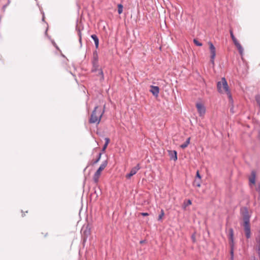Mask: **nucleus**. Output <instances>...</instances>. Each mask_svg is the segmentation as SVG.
<instances>
[{
  "label": "nucleus",
  "mask_w": 260,
  "mask_h": 260,
  "mask_svg": "<svg viewBox=\"0 0 260 260\" xmlns=\"http://www.w3.org/2000/svg\"><path fill=\"white\" fill-rule=\"evenodd\" d=\"M241 213L243 217V226L245 233V236L247 239H249L251 237V230L250 225V215L249 214L247 208L244 207L243 209H241Z\"/></svg>",
  "instance_id": "1"
},
{
  "label": "nucleus",
  "mask_w": 260,
  "mask_h": 260,
  "mask_svg": "<svg viewBox=\"0 0 260 260\" xmlns=\"http://www.w3.org/2000/svg\"><path fill=\"white\" fill-rule=\"evenodd\" d=\"M104 108H105V107ZM104 112V109L102 110L100 107L98 106H95L91 113L90 117L89 119V122L90 123H96L97 124H99Z\"/></svg>",
  "instance_id": "2"
},
{
  "label": "nucleus",
  "mask_w": 260,
  "mask_h": 260,
  "mask_svg": "<svg viewBox=\"0 0 260 260\" xmlns=\"http://www.w3.org/2000/svg\"><path fill=\"white\" fill-rule=\"evenodd\" d=\"M229 239L230 246V260L234 259V230L232 228L229 229Z\"/></svg>",
  "instance_id": "3"
},
{
  "label": "nucleus",
  "mask_w": 260,
  "mask_h": 260,
  "mask_svg": "<svg viewBox=\"0 0 260 260\" xmlns=\"http://www.w3.org/2000/svg\"><path fill=\"white\" fill-rule=\"evenodd\" d=\"M107 165L108 160H106L102 162V164L100 165V167L97 170V171L95 172L93 176V180L94 183H95L96 184H97L99 182V179L101 176L102 171L105 169V168L107 167Z\"/></svg>",
  "instance_id": "4"
},
{
  "label": "nucleus",
  "mask_w": 260,
  "mask_h": 260,
  "mask_svg": "<svg viewBox=\"0 0 260 260\" xmlns=\"http://www.w3.org/2000/svg\"><path fill=\"white\" fill-rule=\"evenodd\" d=\"M81 233L83 242H85L91 234V227L88 223L83 225L81 230Z\"/></svg>",
  "instance_id": "5"
},
{
  "label": "nucleus",
  "mask_w": 260,
  "mask_h": 260,
  "mask_svg": "<svg viewBox=\"0 0 260 260\" xmlns=\"http://www.w3.org/2000/svg\"><path fill=\"white\" fill-rule=\"evenodd\" d=\"M230 34L231 37L232 39V41H233L234 45L237 48V49L239 52V53L241 55H242V53L243 52V48L242 46L241 45V44L239 43L238 41L237 40V39L234 36L233 31L232 29H231L230 30Z\"/></svg>",
  "instance_id": "6"
},
{
  "label": "nucleus",
  "mask_w": 260,
  "mask_h": 260,
  "mask_svg": "<svg viewBox=\"0 0 260 260\" xmlns=\"http://www.w3.org/2000/svg\"><path fill=\"white\" fill-rule=\"evenodd\" d=\"M92 65L91 72L94 73L98 71V75L101 76L100 80L103 81L104 80V73L101 69H99V63L92 62Z\"/></svg>",
  "instance_id": "7"
},
{
  "label": "nucleus",
  "mask_w": 260,
  "mask_h": 260,
  "mask_svg": "<svg viewBox=\"0 0 260 260\" xmlns=\"http://www.w3.org/2000/svg\"><path fill=\"white\" fill-rule=\"evenodd\" d=\"M208 44L209 45V49L211 53L210 56V61L211 62L214 64V59L216 56V49L215 47L213 45V43L211 42H209Z\"/></svg>",
  "instance_id": "8"
},
{
  "label": "nucleus",
  "mask_w": 260,
  "mask_h": 260,
  "mask_svg": "<svg viewBox=\"0 0 260 260\" xmlns=\"http://www.w3.org/2000/svg\"><path fill=\"white\" fill-rule=\"evenodd\" d=\"M222 80H223V89L224 90V92L227 94L230 101H232L233 100L232 96L230 92V90L229 89L227 81H226L225 78L224 77L222 78Z\"/></svg>",
  "instance_id": "9"
},
{
  "label": "nucleus",
  "mask_w": 260,
  "mask_h": 260,
  "mask_svg": "<svg viewBox=\"0 0 260 260\" xmlns=\"http://www.w3.org/2000/svg\"><path fill=\"white\" fill-rule=\"evenodd\" d=\"M196 107L200 116H203L206 112V108L204 105L201 103H197Z\"/></svg>",
  "instance_id": "10"
},
{
  "label": "nucleus",
  "mask_w": 260,
  "mask_h": 260,
  "mask_svg": "<svg viewBox=\"0 0 260 260\" xmlns=\"http://www.w3.org/2000/svg\"><path fill=\"white\" fill-rule=\"evenodd\" d=\"M140 168L141 167L140 166V164H138L136 166L131 169L130 172L128 174L126 175V178L127 179L131 178V177L137 173V172L140 169Z\"/></svg>",
  "instance_id": "11"
},
{
  "label": "nucleus",
  "mask_w": 260,
  "mask_h": 260,
  "mask_svg": "<svg viewBox=\"0 0 260 260\" xmlns=\"http://www.w3.org/2000/svg\"><path fill=\"white\" fill-rule=\"evenodd\" d=\"M150 91L154 96L157 97L159 93V88L158 86L151 85L150 86Z\"/></svg>",
  "instance_id": "12"
},
{
  "label": "nucleus",
  "mask_w": 260,
  "mask_h": 260,
  "mask_svg": "<svg viewBox=\"0 0 260 260\" xmlns=\"http://www.w3.org/2000/svg\"><path fill=\"white\" fill-rule=\"evenodd\" d=\"M168 152L171 159L174 161L177 159V152L176 150H169Z\"/></svg>",
  "instance_id": "13"
},
{
  "label": "nucleus",
  "mask_w": 260,
  "mask_h": 260,
  "mask_svg": "<svg viewBox=\"0 0 260 260\" xmlns=\"http://www.w3.org/2000/svg\"><path fill=\"white\" fill-rule=\"evenodd\" d=\"M217 88L218 91L220 93H223L224 92V90L223 87V80L222 78H221V80L220 81H218L217 83Z\"/></svg>",
  "instance_id": "14"
},
{
  "label": "nucleus",
  "mask_w": 260,
  "mask_h": 260,
  "mask_svg": "<svg viewBox=\"0 0 260 260\" xmlns=\"http://www.w3.org/2000/svg\"><path fill=\"white\" fill-rule=\"evenodd\" d=\"M256 173L254 171H252L251 176L249 178V183L254 184L255 183Z\"/></svg>",
  "instance_id": "15"
},
{
  "label": "nucleus",
  "mask_w": 260,
  "mask_h": 260,
  "mask_svg": "<svg viewBox=\"0 0 260 260\" xmlns=\"http://www.w3.org/2000/svg\"><path fill=\"white\" fill-rule=\"evenodd\" d=\"M91 38L93 40L94 44H95V47L96 49H98L99 48V40L98 37L96 35H92L91 36Z\"/></svg>",
  "instance_id": "16"
},
{
  "label": "nucleus",
  "mask_w": 260,
  "mask_h": 260,
  "mask_svg": "<svg viewBox=\"0 0 260 260\" xmlns=\"http://www.w3.org/2000/svg\"><path fill=\"white\" fill-rule=\"evenodd\" d=\"M92 62L99 63V56L98 52L95 50L93 52V57L92 59Z\"/></svg>",
  "instance_id": "17"
},
{
  "label": "nucleus",
  "mask_w": 260,
  "mask_h": 260,
  "mask_svg": "<svg viewBox=\"0 0 260 260\" xmlns=\"http://www.w3.org/2000/svg\"><path fill=\"white\" fill-rule=\"evenodd\" d=\"M101 155L102 152H99L98 154L97 158H95V159L94 160H92V161L91 162L90 165H94V164L98 163L101 158Z\"/></svg>",
  "instance_id": "18"
},
{
  "label": "nucleus",
  "mask_w": 260,
  "mask_h": 260,
  "mask_svg": "<svg viewBox=\"0 0 260 260\" xmlns=\"http://www.w3.org/2000/svg\"><path fill=\"white\" fill-rule=\"evenodd\" d=\"M255 241L256 242V247H260V230L258 232V234L255 237Z\"/></svg>",
  "instance_id": "19"
},
{
  "label": "nucleus",
  "mask_w": 260,
  "mask_h": 260,
  "mask_svg": "<svg viewBox=\"0 0 260 260\" xmlns=\"http://www.w3.org/2000/svg\"><path fill=\"white\" fill-rule=\"evenodd\" d=\"M190 138H188L187 139V140H186V141L183 144H182L180 145V147L182 149H184V148H186L190 143Z\"/></svg>",
  "instance_id": "20"
},
{
  "label": "nucleus",
  "mask_w": 260,
  "mask_h": 260,
  "mask_svg": "<svg viewBox=\"0 0 260 260\" xmlns=\"http://www.w3.org/2000/svg\"><path fill=\"white\" fill-rule=\"evenodd\" d=\"M193 185L200 187L201 186V181L198 179H196L193 182Z\"/></svg>",
  "instance_id": "21"
},
{
  "label": "nucleus",
  "mask_w": 260,
  "mask_h": 260,
  "mask_svg": "<svg viewBox=\"0 0 260 260\" xmlns=\"http://www.w3.org/2000/svg\"><path fill=\"white\" fill-rule=\"evenodd\" d=\"M118 7V13L119 14H121L123 11V5L121 4H119L117 5Z\"/></svg>",
  "instance_id": "22"
},
{
  "label": "nucleus",
  "mask_w": 260,
  "mask_h": 260,
  "mask_svg": "<svg viewBox=\"0 0 260 260\" xmlns=\"http://www.w3.org/2000/svg\"><path fill=\"white\" fill-rule=\"evenodd\" d=\"M164 214H165L164 211L162 209H161V211H160V213L158 217V221L161 220L162 217L164 216Z\"/></svg>",
  "instance_id": "23"
},
{
  "label": "nucleus",
  "mask_w": 260,
  "mask_h": 260,
  "mask_svg": "<svg viewBox=\"0 0 260 260\" xmlns=\"http://www.w3.org/2000/svg\"><path fill=\"white\" fill-rule=\"evenodd\" d=\"M78 36H79V41L80 43V45H81V46H82V37H81V31L79 29H78Z\"/></svg>",
  "instance_id": "24"
},
{
  "label": "nucleus",
  "mask_w": 260,
  "mask_h": 260,
  "mask_svg": "<svg viewBox=\"0 0 260 260\" xmlns=\"http://www.w3.org/2000/svg\"><path fill=\"white\" fill-rule=\"evenodd\" d=\"M193 41V43L198 46H202L203 45L202 43L200 42L196 39H194Z\"/></svg>",
  "instance_id": "25"
},
{
  "label": "nucleus",
  "mask_w": 260,
  "mask_h": 260,
  "mask_svg": "<svg viewBox=\"0 0 260 260\" xmlns=\"http://www.w3.org/2000/svg\"><path fill=\"white\" fill-rule=\"evenodd\" d=\"M255 100L260 107V94H258L255 96Z\"/></svg>",
  "instance_id": "26"
},
{
  "label": "nucleus",
  "mask_w": 260,
  "mask_h": 260,
  "mask_svg": "<svg viewBox=\"0 0 260 260\" xmlns=\"http://www.w3.org/2000/svg\"><path fill=\"white\" fill-rule=\"evenodd\" d=\"M196 179H198L199 180L201 179V176L200 175L199 171H198L196 173Z\"/></svg>",
  "instance_id": "27"
},
{
  "label": "nucleus",
  "mask_w": 260,
  "mask_h": 260,
  "mask_svg": "<svg viewBox=\"0 0 260 260\" xmlns=\"http://www.w3.org/2000/svg\"><path fill=\"white\" fill-rule=\"evenodd\" d=\"M107 146H108V145H105V144H104V146H103V148H102V150H101V151L100 152H102V154L104 152H105V150H106V149L107 148Z\"/></svg>",
  "instance_id": "28"
},
{
  "label": "nucleus",
  "mask_w": 260,
  "mask_h": 260,
  "mask_svg": "<svg viewBox=\"0 0 260 260\" xmlns=\"http://www.w3.org/2000/svg\"><path fill=\"white\" fill-rule=\"evenodd\" d=\"M105 144L106 145H108V144L110 142V139L108 138H106L105 139Z\"/></svg>",
  "instance_id": "29"
},
{
  "label": "nucleus",
  "mask_w": 260,
  "mask_h": 260,
  "mask_svg": "<svg viewBox=\"0 0 260 260\" xmlns=\"http://www.w3.org/2000/svg\"><path fill=\"white\" fill-rule=\"evenodd\" d=\"M256 251L257 252L258 255L260 258V247H256Z\"/></svg>",
  "instance_id": "30"
},
{
  "label": "nucleus",
  "mask_w": 260,
  "mask_h": 260,
  "mask_svg": "<svg viewBox=\"0 0 260 260\" xmlns=\"http://www.w3.org/2000/svg\"><path fill=\"white\" fill-rule=\"evenodd\" d=\"M52 44L53 45V46L57 49V50H59V47L57 46V45H56V44L54 42V41H52Z\"/></svg>",
  "instance_id": "31"
},
{
  "label": "nucleus",
  "mask_w": 260,
  "mask_h": 260,
  "mask_svg": "<svg viewBox=\"0 0 260 260\" xmlns=\"http://www.w3.org/2000/svg\"><path fill=\"white\" fill-rule=\"evenodd\" d=\"M141 214L143 216H146L149 215V214L147 212H142L141 213Z\"/></svg>",
  "instance_id": "32"
},
{
  "label": "nucleus",
  "mask_w": 260,
  "mask_h": 260,
  "mask_svg": "<svg viewBox=\"0 0 260 260\" xmlns=\"http://www.w3.org/2000/svg\"><path fill=\"white\" fill-rule=\"evenodd\" d=\"M257 191H258L259 193V196H260V182L258 184V187L256 189Z\"/></svg>",
  "instance_id": "33"
},
{
  "label": "nucleus",
  "mask_w": 260,
  "mask_h": 260,
  "mask_svg": "<svg viewBox=\"0 0 260 260\" xmlns=\"http://www.w3.org/2000/svg\"><path fill=\"white\" fill-rule=\"evenodd\" d=\"M191 200H187V204H186V205L187 206V205H191Z\"/></svg>",
  "instance_id": "34"
},
{
  "label": "nucleus",
  "mask_w": 260,
  "mask_h": 260,
  "mask_svg": "<svg viewBox=\"0 0 260 260\" xmlns=\"http://www.w3.org/2000/svg\"><path fill=\"white\" fill-rule=\"evenodd\" d=\"M7 5H4V6H3V10H4V11H5V8H6V7Z\"/></svg>",
  "instance_id": "35"
},
{
  "label": "nucleus",
  "mask_w": 260,
  "mask_h": 260,
  "mask_svg": "<svg viewBox=\"0 0 260 260\" xmlns=\"http://www.w3.org/2000/svg\"><path fill=\"white\" fill-rule=\"evenodd\" d=\"M21 212H22V217H24V215H25V214H24V213H23V211H22Z\"/></svg>",
  "instance_id": "36"
},
{
  "label": "nucleus",
  "mask_w": 260,
  "mask_h": 260,
  "mask_svg": "<svg viewBox=\"0 0 260 260\" xmlns=\"http://www.w3.org/2000/svg\"><path fill=\"white\" fill-rule=\"evenodd\" d=\"M45 19L44 15L43 14V17H42V20L44 21Z\"/></svg>",
  "instance_id": "37"
},
{
  "label": "nucleus",
  "mask_w": 260,
  "mask_h": 260,
  "mask_svg": "<svg viewBox=\"0 0 260 260\" xmlns=\"http://www.w3.org/2000/svg\"><path fill=\"white\" fill-rule=\"evenodd\" d=\"M251 260H257V259L255 257H253Z\"/></svg>",
  "instance_id": "38"
},
{
  "label": "nucleus",
  "mask_w": 260,
  "mask_h": 260,
  "mask_svg": "<svg viewBox=\"0 0 260 260\" xmlns=\"http://www.w3.org/2000/svg\"><path fill=\"white\" fill-rule=\"evenodd\" d=\"M94 194H96V197L97 198L98 196V194H96V191H95L94 192Z\"/></svg>",
  "instance_id": "39"
},
{
  "label": "nucleus",
  "mask_w": 260,
  "mask_h": 260,
  "mask_svg": "<svg viewBox=\"0 0 260 260\" xmlns=\"http://www.w3.org/2000/svg\"><path fill=\"white\" fill-rule=\"evenodd\" d=\"M192 239H193V241H194V239H194V237H193V236H192Z\"/></svg>",
  "instance_id": "40"
},
{
  "label": "nucleus",
  "mask_w": 260,
  "mask_h": 260,
  "mask_svg": "<svg viewBox=\"0 0 260 260\" xmlns=\"http://www.w3.org/2000/svg\"><path fill=\"white\" fill-rule=\"evenodd\" d=\"M8 4H9V3H10V1H9V0H8Z\"/></svg>",
  "instance_id": "41"
},
{
  "label": "nucleus",
  "mask_w": 260,
  "mask_h": 260,
  "mask_svg": "<svg viewBox=\"0 0 260 260\" xmlns=\"http://www.w3.org/2000/svg\"><path fill=\"white\" fill-rule=\"evenodd\" d=\"M88 167H86V168L84 169V171Z\"/></svg>",
  "instance_id": "42"
}]
</instances>
